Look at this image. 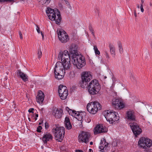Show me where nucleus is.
<instances>
[{"label":"nucleus","mask_w":152,"mask_h":152,"mask_svg":"<svg viewBox=\"0 0 152 152\" xmlns=\"http://www.w3.org/2000/svg\"><path fill=\"white\" fill-rule=\"evenodd\" d=\"M113 104L116 109H121L124 107V104L118 99H115L113 102Z\"/></svg>","instance_id":"obj_14"},{"label":"nucleus","mask_w":152,"mask_h":152,"mask_svg":"<svg viewBox=\"0 0 152 152\" xmlns=\"http://www.w3.org/2000/svg\"><path fill=\"white\" fill-rule=\"evenodd\" d=\"M41 35H42V38L43 39V37H44V34L41 31Z\"/></svg>","instance_id":"obj_50"},{"label":"nucleus","mask_w":152,"mask_h":152,"mask_svg":"<svg viewBox=\"0 0 152 152\" xmlns=\"http://www.w3.org/2000/svg\"><path fill=\"white\" fill-rule=\"evenodd\" d=\"M129 125L133 133L136 137L140 134L142 132L141 129L137 123H130Z\"/></svg>","instance_id":"obj_10"},{"label":"nucleus","mask_w":152,"mask_h":152,"mask_svg":"<svg viewBox=\"0 0 152 152\" xmlns=\"http://www.w3.org/2000/svg\"><path fill=\"white\" fill-rule=\"evenodd\" d=\"M57 32L59 39L61 42L66 43L69 40V36L64 30L61 29H58Z\"/></svg>","instance_id":"obj_8"},{"label":"nucleus","mask_w":152,"mask_h":152,"mask_svg":"<svg viewBox=\"0 0 152 152\" xmlns=\"http://www.w3.org/2000/svg\"><path fill=\"white\" fill-rule=\"evenodd\" d=\"M102 108L101 105L98 102H92L88 103L87 106V109L88 112L92 114H96L98 110Z\"/></svg>","instance_id":"obj_5"},{"label":"nucleus","mask_w":152,"mask_h":152,"mask_svg":"<svg viewBox=\"0 0 152 152\" xmlns=\"http://www.w3.org/2000/svg\"><path fill=\"white\" fill-rule=\"evenodd\" d=\"M94 50L95 53L96 55H99L100 54V51L98 50L97 46L96 45L94 46Z\"/></svg>","instance_id":"obj_34"},{"label":"nucleus","mask_w":152,"mask_h":152,"mask_svg":"<svg viewBox=\"0 0 152 152\" xmlns=\"http://www.w3.org/2000/svg\"><path fill=\"white\" fill-rule=\"evenodd\" d=\"M118 45L119 50V52L120 54H122V53H123V50L122 48V45L121 43L120 42H118Z\"/></svg>","instance_id":"obj_31"},{"label":"nucleus","mask_w":152,"mask_h":152,"mask_svg":"<svg viewBox=\"0 0 152 152\" xmlns=\"http://www.w3.org/2000/svg\"><path fill=\"white\" fill-rule=\"evenodd\" d=\"M138 144L141 148H146L152 145V141L148 138L141 137L138 142Z\"/></svg>","instance_id":"obj_7"},{"label":"nucleus","mask_w":152,"mask_h":152,"mask_svg":"<svg viewBox=\"0 0 152 152\" xmlns=\"http://www.w3.org/2000/svg\"><path fill=\"white\" fill-rule=\"evenodd\" d=\"M105 56H106V57L108 59L109 58V55L107 53H106Z\"/></svg>","instance_id":"obj_47"},{"label":"nucleus","mask_w":152,"mask_h":152,"mask_svg":"<svg viewBox=\"0 0 152 152\" xmlns=\"http://www.w3.org/2000/svg\"><path fill=\"white\" fill-rule=\"evenodd\" d=\"M94 133L95 134L101 133L103 132H107V129L102 125L99 124L95 128Z\"/></svg>","instance_id":"obj_12"},{"label":"nucleus","mask_w":152,"mask_h":152,"mask_svg":"<svg viewBox=\"0 0 152 152\" xmlns=\"http://www.w3.org/2000/svg\"><path fill=\"white\" fill-rule=\"evenodd\" d=\"M64 124L66 128L68 129L69 130L72 128V125L70 121L69 118L66 117L64 121Z\"/></svg>","instance_id":"obj_22"},{"label":"nucleus","mask_w":152,"mask_h":152,"mask_svg":"<svg viewBox=\"0 0 152 152\" xmlns=\"http://www.w3.org/2000/svg\"><path fill=\"white\" fill-rule=\"evenodd\" d=\"M41 124V123H39V125H40Z\"/></svg>","instance_id":"obj_64"},{"label":"nucleus","mask_w":152,"mask_h":152,"mask_svg":"<svg viewBox=\"0 0 152 152\" xmlns=\"http://www.w3.org/2000/svg\"><path fill=\"white\" fill-rule=\"evenodd\" d=\"M54 113H55L54 115L55 117L57 118H60L62 116V111L61 109H57L56 110H54Z\"/></svg>","instance_id":"obj_23"},{"label":"nucleus","mask_w":152,"mask_h":152,"mask_svg":"<svg viewBox=\"0 0 152 152\" xmlns=\"http://www.w3.org/2000/svg\"><path fill=\"white\" fill-rule=\"evenodd\" d=\"M91 150H92V149H89V151H91Z\"/></svg>","instance_id":"obj_57"},{"label":"nucleus","mask_w":152,"mask_h":152,"mask_svg":"<svg viewBox=\"0 0 152 152\" xmlns=\"http://www.w3.org/2000/svg\"><path fill=\"white\" fill-rule=\"evenodd\" d=\"M36 30L37 32L38 33H40V29L39 27L37 25H36Z\"/></svg>","instance_id":"obj_41"},{"label":"nucleus","mask_w":152,"mask_h":152,"mask_svg":"<svg viewBox=\"0 0 152 152\" xmlns=\"http://www.w3.org/2000/svg\"><path fill=\"white\" fill-rule=\"evenodd\" d=\"M51 0H40L39 2L41 3L42 4H45L46 5H48L50 3Z\"/></svg>","instance_id":"obj_32"},{"label":"nucleus","mask_w":152,"mask_h":152,"mask_svg":"<svg viewBox=\"0 0 152 152\" xmlns=\"http://www.w3.org/2000/svg\"><path fill=\"white\" fill-rule=\"evenodd\" d=\"M68 90H66L65 91V92H64L63 93L60 94H59V96H60V98L62 99H65L68 95Z\"/></svg>","instance_id":"obj_29"},{"label":"nucleus","mask_w":152,"mask_h":152,"mask_svg":"<svg viewBox=\"0 0 152 152\" xmlns=\"http://www.w3.org/2000/svg\"><path fill=\"white\" fill-rule=\"evenodd\" d=\"M53 137L49 133H45L42 137V140L44 143H46L47 142L52 140Z\"/></svg>","instance_id":"obj_17"},{"label":"nucleus","mask_w":152,"mask_h":152,"mask_svg":"<svg viewBox=\"0 0 152 152\" xmlns=\"http://www.w3.org/2000/svg\"><path fill=\"white\" fill-rule=\"evenodd\" d=\"M35 117H36V118L38 117V114H36H36H35Z\"/></svg>","instance_id":"obj_53"},{"label":"nucleus","mask_w":152,"mask_h":152,"mask_svg":"<svg viewBox=\"0 0 152 152\" xmlns=\"http://www.w3.org/2000/svg\"><path fill=\"white\" fill-rule=\"evenodd\" d=\"M136 118L135 112L133 111L129 110L126 112V118L127 120L130 121H135Z\"/></svg>","instance_id":"obj_11"},{"label":"nucleus","mask_w":152,"mask_h":152,"mask_svg":"<svg viewBox=\"0 0 152 152\" xmlns=\"http://www.w3.org/2000/svg\"><path fill=\"white\" fill-rule=\"evenodd\" d=\"M28 119L29 120V121H30V118H28Z\"/></svg>","instance_id":"obj_62"},{"label":"nucleus","mask_w":152,"mask_h":152,"mask_svg":"<svg viewBox=\"0 0 152 152\" xmlns=\"http://www.w3.org/2000/svg\"><path fill=\"white\" fill-rule=\"evenodd\" d=\"M52 132L56 140L58 141L61 142L64 137V128L62 126L58 127L55 125L52 129Z\"/></svg>","instance_id":"obj_3"},{"label":"nucleus","mask_w":152,"mask_h":152,"mask_svg":"<svg viewBox=\"0 0 152 152\" xmlns=\"http://www.w3.org/2000/svg\"><path fill=\"white\" fill-rule=\"evenodd\" d=\"M75 152H83V151H82L81 150H75Z\"/></svg>","instance_id":"obj_48"},{"label":"nucleus","mask_w":152,"mask_h":152,"mask_svg":"<svg viewBox=\"0 0 152 152\" xmlns=\"http://www.w3.org/2000/svg\"><path fill=\"white\" fill-rule=\"evenodd\" d=\"M34 114L33 115H32V117H34Z\"/></svg>","instance_id":"obj_58"},{"label":"nucleus","mask_w":152,"mask_h":152,"mask_svg":"<svg viewBox=\"0 0 152 152\" xmlns=\"http://www.w3.org/2000/svg\"><path fill=\"white\" fill-rule=\"evenodd\" d=\"M42 129V127L41 126H39L37 129V131L38 132H41V130Z\"/></svg>","instance_id":"obj_38"},{"label":"nucleus","mask_w":152,"mask_h":152,"mask_svg":"<svg viewBox=\"0 0 152 152\" xmlns=\"http://www.w3.org/2000/svg\"><path fill=\"white\" fill-rule=\"evenodd\" d=\"M17 74L25 82L28 80V76L24 73L21 72L20 70H18Z\"/></svg>","instance_id":"obj_20"},{"label":"nucleus","mask_w":152,"mask_h":152,"mask_svg":"<svg viewBox=\"0 0 152 152\" xmlns=\"http://www.w3.org/2000/svg\"><path fill=\"white\" fill-rule=\"evenodd\" d=\"M110 51L111 55H113L114 56H115V47L112 45H110L109 46Z\"/></svg>","instance_id":"obj_30"},{"label":"nucleus","mask_w":152,"mask_h":152,"mask_svg":"<svg viewBox=\"0 0 152 152\" xmlns=\"http://www.w3.org/2000/svg\"><path fill=\"white\" fill-rule=\"evenodd\" d=\"M37 55H38V58L39 59H40L41 58V57L42 55V52L41 50L40 49H39L38 51L37 52Z\"/></svg>","instance_id":"obj_36"},{"label":"nucleus","mask_w":152,"mask_h":152,"mask_svg":"<svg viewBox=\"0 0 152 152\" xmlns=\"http://www.w3.org/2000/svg\"><path fill=\"white\" fill-rule=\"evenodd\" d=\"M88 82L86 80H82L79 83V86L81 87L85 88L88 87Z\"/></svg>","instance_id":"obj_27"},{"label":"nucleus","mask_w":152,"mask_h":152,"mask_svg":"<svg viewBox=\"0 0 152 152\" xmlns=\"http://www.w3.org/2000/svg\"><path fill=\"white\" fill-rule=\"evenodd\" d=\"M34 110V109L33 108H30L28 110V111L29 113H34L33 110Z\"/></svg>","instance_id":"obj_44"},{"label":"nucleus","mask_w":152,"mask_h":152,"mask_svg":"<svg viewBox=\"0 0 152 152\" xmlns=\"http://www.w3.org/2000/svg\"><path fill=\"white\" fill-rule=\"evenodd\" d=\"M46 13L49 19L52 21H55L56 24L60 25L61 20L60 12L57 9H53L47 8Z\"/></svg>","instance_id":"obj_1"},{"label":"nucleus","mask_w":152,"mask_h":152,"mask_svg":"<svg viewBox=\"0 0 152 152\" xmlns=\"http://www.w3.org/2000/svg\"><path fill=\"white\" fill-rule=\"evenodd\" d=\"M19 35L20 39H22L23 38V35L21 32L20 31L19 32Z\"/></svg>","instance_id":"obj_46"},{"label":"nucleus","mask_w":152,"mask_h":152,"mask_svg":"<svg viewBox=\"0 0 152 152\" xmlns=\"http://www.w3.org/2000/svg\"><path fill=\"white\" fill-rule=\"evenodd\" d=\"M150 5L151 6H152V4L151 3L150 4Z\"/></svg>","instance_id":"obj_60"},{"label":"nucleus","mask_w":152,"mask_h":152,"mask_svg":"<svg viewBox=\"0 0 152 152\" xmlns=\"http://www.w3.org/2000/svg\"><path fill=\"white\" fill-rule=\"evenodd\" d=\"M103 114L107 121H109L111 123H113L114 122L118 119V118H117L116 115L117 113L116 112L105 110L103 112Z\"/></svg>","instance_id":"obj_6"},{"label":"nucleus","mask_w":152,"mask_h":152,"mask_svg":"<svg viewBox=\"0 0 152 152\" xmlns=\"http://www.w3.org/2000/svg\"><path fill=\"white\" fill-rule=\"evenodd\" d=\"M88 28H89V30L91 32L92 34L94 36V30L92 27V26L91 25H89V27H88Z\"/></svg>","instance_id":"obj_37"},{"label":"nucleus","mask_w":152,"mask_h":152,"mask_svg":"<svg viewBox=\"0 0 152 152\" xmlns=\"http://www.w3.org/2000/svg\"><path fill=\"white\" fill-rule=\"evenodd\" d=\"M70 59H67V61L62 62L65 70L69 69L71 66Z\"/></svg>","instance_id":"obj_24"},{"label":"nucleus","mask_w":152,"mask_h":152,"mask_svg":"<svg viewBox=\"0 0 152 152\" xmlns=\"http://www.w3.org/2000/svg\"><path fill=\"white\" fill-rule=\"evenodd\" d=\"M141 4H142L143 5V4L144 3V0H141Z\"/></svg>","instance_id":"obj_51"},{"label":"nucleus","mask_w":152,"mask_h":152,"mask_svg":"<svg viewBox=\"0 0 152 152\" xmlns=\"http://www.w3.org/2000/svg\"><path fill=\"white\" fill-rule=\"evenodd\" d=\"M86 118V119H85V121L87 122L88 123L91 121V119L87 117V118Z\"/></svg>","instance_id":"obj_39"},{"label":"nucleus","mask_w":152,"mask_h":152,"mask_svg":"<svg viewBox=\"0 0 152 152\" xmlns=\"http://www.w3.org/2000/svg\"><path fill=\"white\" fill-rule=\"evenodd\" d=\"M45 129H47L49 127V125L48 124L47 122H46L45 123Z\"/></svg>","instance_id":"obj_42"},{"label":"nucleus","mask_w":152,"mask_h":152,"mask_svg":"<svg viewBox=\"0 0 152 152\" xmlns=\"http://www.w3.org/2000/svg\"><path fill=\"white\" fill-rule=\"evenodd\" d=\"M58 58L59 60H60V59H61L62 62L67 61V59H70L69 58H68V57H66V56H64L63 57H62V58L59 57V55L58 56Z\"/></svg>","instance_id":"obj_33"},{"label":"nucleus","mask_w":152,"mask_h":152,"mask_svg":"<svg viewBox=\"0 0 152 152\" xmlns=\"http://www.w3.org/2000/svg\"><path fill=\"white\" fill-rule=\"evenodd\" d=\"M66 90H67L66 87L65 86H64L63 85H60L58 87V92L59 94H61L62 93L65 91Z\"/></svg>","instance_id":"obj_28"},{"label":"nucleus","mask_w":152,"mask_h":152,"mask_svg":"<svg viewBox=\"0 0 152 152\" xmlns=\"http://www.w3.org/2000/svg\"><path fill=\"white\" fill-rule=\"evenodd\" d=\"M141 11L142 12H144V9L143 8V5L142 4H141L140 7Z\"/></svg>","instance_id":"obj_43"},{"label":"nucleus","mask_w":152,"mask_h":152,"mask_svg":"<svg viewBox=\"0 0 152 152\" xmlns=\"http://www.w3.org/2000/svg\"><path fill=\"white\" fill-rule=\"evenodd\" d=\"M137 8L139 9L140 8V6L138 4L137 5Z\"/></svg>","instance_id":"obj_56"},{"label":"nucleus","mask_w":152,"mask_h":152,"mask_svg":"<svg viewBox=\"0 0 152 152\" xmlns=\"http://www.w3.org/2000/svg\"><path fill=\"white\" fill-rule=\"evenodd\" d=\"M126 1H129V0H126Z\"/></svg>","instance_id":"obj_61"},{"label":"nucleus","mask_w":152,"mask_h":152,"mask_svg":"<svg viewBox=\"0 0 152 152\" xmlns=\"http://www.w3.org/2000/svg\"><path fill=\"white\" fill-rule=\"evenodd\" d=\"M72 61L73 64L79 69L84 66L86 64L84 57L80 55L76 56L75 57L74 56Z\"/></svg>","instance_id":"obj_4"},{"label":"nucleus","mask_w":152,"mask_h":152,"mask_svg":"<svg viewBox=\"0 0 152 152\" xmlns=\"http://www.w3.org/2000/svg\"><path fill=\"white\" fill-rule=\"evenodd\" d=\"M60 71H56V72H55V70H54V73L55 75L56 78L58 79H61L64 77V73H61L59 72Z\"/></svg>","instance_id":"obj_26"},{"label":"nucleus","mask_w":152,"mask_h":152,"mask_svg":"<svg viewBox=\"0 0 152 152\" xmlns=\"http://www.w3.org/2000/svg\"><path fill=\"white\" fill-rule=\"evenodd\" d=\"M69 51L71 54H73V56H72V58L74 56V57H75L76 56L79 55L77 53L76 48L75 47H73V45H71L70 47Z\"/></svg>","instance_id":"obj_21"},{"label":"nucleus","mask_w":152,"mask_h":152,"mask_svg":"<svg viewBox=\"0 0 152 152\" xmlns=\"http://www.w3.org/2000/svg\"><path fill=\"white\" fill-rule=\"evenodd\" d=\"M55 72H56V71H60L59 72L62 74L65 73V70L63 63L60 61L57 62L55 66L54 70Z\"/></svg>","instance_id":"obj_13"},{"label":"nucleus","mask_w":152,"mask_h":152,"mask_svg":"<svg viewBox=\"0 0 152 152\" xmlns=\"http://www.w3.org/2000/svg\"><path fill=\"white\" fill-rule=\"evenodd\" d=\"M13 1V0H0V2H5L7 1L11 2Z\"/></svg>","instance_id":"obj_45"},{"label":"nucleus","mask_w":152,"mask_h":152,"mask_svg":"<svg viewBox=\"0 0 152 152\" xmlns=\"http://www.w3.org/2000/svg\"><path fill=\"white\" fill-rule=\"evenodd\" d=\"M104 78H105V79L106 78H107V77H105V76Z\"/></svg>","instance_id":"obj_63"},{"label":"nucleus","mask_w":152,"mask_h":152,"mask_svg":"<svg viewBox=\"0 0 152 152\" xmlns=\"http://www.w3.org/2000/svg\"><path fill=\"white\" fill-rule=\"evenodd\" d=\"M61 2L63 3L64 2H65L66 4H67V6L69 8L70 10H72V7L70 4H69V2L67 1L66 0H61Z\"/></svg>","instance_id":"obj_35"},{"label":"nucleus","mask_w":152,"mask_h":152,"mask_svg":"<svg viewBox=\"0 0 152 152\" xmlns=\"http://www.w3.org/2000/svg\"><path fill=\"white\" fill-rule=\"evenodd\" d=\"M134 16L135 17H137V13H136V11H134Z\"/></svg>","instance_id":"obj_52"},{"label":"nucleus","mask_w":152,"mask_h":152,"mask_svg":"<svg viewBox=\"0 0 152 152\" xmlns=\"http://www.w3.org/2000/svg\"><path fill=\"white\" fill-rule=\"evenodd\" d=\"M108 143H107L106 140L105 139L103 138V140H101L99 146V148L100 149V151L103 152L104 149L105 148L106 149V148L108 146Z\"/></svg>","instance_id":"obj_18"},{"label":"nucleus","mask_w":152,"mask_h":152,"mask_svg":"<svg viewBox=\"0 0 152 152\" xmlns=\"http://www.w3.org/2000/svg\"><path fill=\"white\" fill-rule=\"evenodd\" d=\"M88 89L89 94L94 95L98 93L101 89V86L97 80H94L89 83Z\"/></svg>","instance_id":"obj_2"},{"label":"nucleus","mask_w":152,"mask_h":152,"mask_svg":"<svg viewBox=\"0 0 152 152\" xmlns=\"http://www.w3.org/2000/svg\"><path fill=\"white\" fill-rule=\"evenodd\" d=\"M58 6H59L60 7H61V8H63V6H62V4L61 3H59L58 4Z\"/></svg>","instance_id":"obj_49"},{"label":"nucleus","mask_w":152,"mask_h":152,"mask_svg":"<svg viewBox=\"0 0 152 152\" xmlns=\"http://www.w3.org/2000/svg\"><path fill=\"white\" fill-rule=\"evenodd\" d=\"M2 101V99H0V102H1Z\"/></svg>","instance_id":"obj_59"},{"label":"nucleus","mask_w":152,"mask_h":152,"mask_svg":"<svg viewBox=\"0 0 152 152\" xmlns=\"http://www.w3.org/2000/svg\"><path fill=\"white\" fill-rule=\"evenodd\" d=\"M92 79V76L90 72H83L81 75V79L86 81L89 82Z\"/></svg>","instance_id":"obj_15"},{"label":"nucleus","mask_w":152,"mask_h":152,"mask_svg":"<svg viewBox=\"0 0 152 152\" xmlns=\"http://www.w3.org/2000/svg\"><path fill=\"white\" fill-rule=\"evenodd\" d=\"M44 98V95L43 93L39 91V94L37 96V101L39 103H42L43 102Z\"/></svg>","instance_id":"obj_19"},{"label":"nucleus","mask_w":152,"mask_h":152,"mask_svg":"<svg viewBox=\"0 0 152 152\" xmlns=\"http://www.w3.org/2000/svg\"><path fill=\"white\" fill-rule=\"evenodd\" d=\"M34 119L35 121H36V120H37V118H36V117H34Z\"/></svg>","instance_id":"obj_54"},{"label":"nucleus","mask_w":152,"mask_h":152,"mask_svg":"<svg viewBox=\"0 0 152 152\" xmlns=\"http://www.w3.org/2000/svg\"><path fill=\"white\" fill-rule=\"evenodd\" d=\"M93 143L92 142H90V145H93Z\"/></svg>","instance_id":"obj_55"},{"label":"nucleus","mask_w":152,"mask_h":152,"mask_svg":"<svg viewBox=\"0 0 152 152\" xmlns=\"http://www.w3.org/2000/svg\"><path fill=\"white\" fill-rule=\"evenodd\" d=\"M66 110L67 111H68V112L69 114L70 115H71V113H70V110H72L70 109L68 107H66Z\"/></svg>","instance_id":"obj_40"},{"label":"nucleus","mask_w":152,"mask_h":152,"mask_svg":"<svg viewBox=\"0 0 152 152\" xmlns=\"http://www.w3.org/2000/svg\"><path fill=\"white\" fill-rule=\"evenodd\" d=\"M64 56H66L68 58H70L69 54L68 53V52L67 50H65L64 51V52H61L59 53V57L62 58Z\"/></svg>","instance_id":"obj_25"},{"label":"nucleus","mask_w":152,"mask_h":152,"mask_svg":"<svg viewBox=\"0 0 152 152\" xmlns=\"http://www.w3.org/2000/svg\"><path fill=\"white\" fill-rule=\"evenodd\" d=\"M70 113H71V115L75 117L79 121H82L83 118V115L81 113L76 112L74 110H71Z\"/></svg>","instance_id":"obj_16"},{"label":"nucleus","mask_w":152,"mask_h":152,"mask_svg":"<svg viewBox=\"0 0 152 152\" xmlns=\"http://www.w3.org/2000/svg\"><path fill=\"white\" fill-rule=\"evenodd\" d=\"M90 135L89 132H83L79 134L78 137V141L80 142L87 143L89 142V139Z\"/></svg>","instance_id":"obj_9"}]
</instances>
